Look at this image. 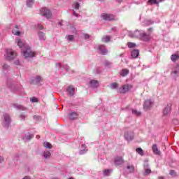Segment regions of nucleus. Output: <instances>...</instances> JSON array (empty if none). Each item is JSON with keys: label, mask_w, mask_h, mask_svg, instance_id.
<instances>
[{"label": "nucleus", "mask_w": 179, "mask_h": 179, "mask_svg": "<svg viewBox=\"0 0 179 179\" xmlns=\"http://www.w3.org/2000/svg\"><path fill=\"white\" fill-rule=\"evenodd\" d=\"M131 38H139L141 41H143L144 42H148L150 41V35H148L145 33L140 32V31H135L131 35Z\"/></svg>", "instance_id": "obj_1"}, {"label": "nucleus", "mask_w": 179, "mask_h": 179, "mask_svg": "<svg viewBox=\"0 0 179 179\" xmlns=\"http://www.w3.org/2000/svg\"><path fill=\"white\" fill-rule=\"evenodd\" d=\"M22 54L24 57H25V58H27L29 57H34V55H36L34 52H32L31 48H29V46H26V45H24V49L22 51Z\"/></svg>", "instance_id": "obj_2"}, {"label": "nucleus", "mask_w": 179, "mask_h": 179, "mask_svg": "<svg viewBox=\"0 0 179 179\" xmlns=\"http://www.w3.org/2000/svg\"><path fill=\"white\" fill-rule=\"evenodd\" d=\"M17 52H14V50H12V49H8V50H6V59H8V60L13 59L14 58H15V57H17Z\"/></svg>", "instance_id": "obj_3"}, {"label": "nucleus", "mask_w": 179, "mask_h": 179, "mask_svg": "<svg viewBox=\"0 0 179 179\" xmlns=\"http://www.w3.org/2000/svg\"><path fill=\"white\" fill-rule=\"evenodd\" d=\"M133 85H129V84H127V85H122V86H121V87H120V93H127L128 92H129V90H131V89H132Z\"/></svg>", "instance_id": "obj_4"}, {"label": "nucleus", "mask_w": 179, "mask_h": 179, "mask_svg": "<svg viewBox=\"0 0 179 179\" xmlns=\"http://www.w3.org/2000/svg\"><path fill=\"white\" fill-rule=\"evenodd\" d=\"M41 15H43L44 17L48 18V20H50V18H52V13L48 8H41Z\"/></svg>", "instance_id": "obj_5"}, {"label": "nucleus", "mask_w": 179, "mask_h": 179, "mask_svg": "<svg viewBox=\"0 0 179 179\" xmlns=\"http://www.w3.org/2000/svg\"><path fill=\"white\" fill-rule=\"evenodd\" d=\"M154 101L152 100H146L143 104V108L146 111L150 110L153 107Z\"/></svg>", "instance_id": "obj_6"}, {"label": "nucleus", "mask_w": 179, "mask_h": 179, "mask_svg": "<svg viewBox=\"0 0 179 179\" xmlns=\"http://www.w3.org/2000/svg\"><path fill=\"white\" fill-rule=\"evenodd\" d=\"M101 18L105 21H111L114 20V15L111 14H101Z\"/></svg>", "instance_id": "obj_7"}, {"label": "nucleus", "mask_w": 179, "mask_h": 179, "mask_svg": "<svg viewBox=\"0 0 179 179\" xmlns=\"http://www.w3.org/2000/svg\"><path fill=\"white\" fill-rule=\"evenodd\" d=\"M171 104H168L164 108L163 111L164 115H168V114L171 112Z\"/></svg>", "instance_id": "obj_8"}, {"label": "nucleus", "mask_w": 179, "mask_h": 179, "mask_svg": "<svg viewBox=\"0 0 179 179\" xmlns=\"http://www.w3.org/2000/svg\"><path fill=\"white\" fill-rule=\"evenodd\" d=\"M67 92L70 96H73L75 93V87H73V86H69L67 88Z\"/></svg>", "instance_id": "obj_9"}, {"label": "nucleus", "mask_w": 179, "mask_h": 179, "mask_svg": "<svg viewBox=\"0 0 179 179\" xmlns=\"http://www.w3.org/2000/svg\"><path fill=\"white\" fill-rule=\"evenodd\" d=\"M90 85L92 87H98L99 86V82L96 80H90Z\"/></svg>", "instance_id": "obj_10"}, {"label": "nucleus", "mask_w": 179, "mask_h": 179, "mask_svg": "<svg viewBox=\"0 0 179 179\" xmlns=\"http://www.w3.org/2000/svg\"><path fill=\"white\" fill-rule=\"evenodd\" d=\"M115 162L117 165H120L121 164H123L124 159L122 157H117L115 159Z\"/></svg>", "instance_id": "obj_11"}, {"label": "nucleus", "mask_w": 179, "mask_h": 179, "mask_svg": "<svg viewBox=\"0 0 179 179\" xmlns=\"http://www.w3.org/2000/svg\"><path fill=\"white\" fill-rule=\"evenodd\" d=\"M98 50H99L100 52H101V54H106V52H108L107 49H106L105 46H103V45H100L98 47Z\"/></svg>", "instance_id": "obj_12"}, {"label": "nucleus", "mask_w": 179, "mask_h": 179, "mask_svg": "<svg viewBox=\"0 0 179 179\" xmlns=\"http://www.w3.org/2000/svg\"><path fill=\"white\" fill-rule=\"evenodd\" d=\"M172 73L174 75H179V64H177L176 66L172 70Z\"/></svg>", "instance_id": "obj_13"}, {"label": "nucleus", "mask_w": 179, "mask_h": 179, "mask_svg": "<svg viewBox=\"0 0 179 179\" xmlns=\"http://www.w3.org/2000/svg\"><path fill=\"white\" fill-rule=\"evenodd\" d=\"M152 151L155 154H160L161 151L159 150L157 144H153Z\"/></svg>", "instance_id": "obj_14"}, {"label": "nucleus", "mask_w": 179, "mask_h": 179, "mask_svg": "<svg viewBox=\"0 0 179 179\" xmlns=\"http://www.w3.org/2000/svg\"><path fill=\"white\" fill-rule=\"evenodd\" d=\"M139 54H140L139 50H138V49H136V50H133L131 52V57L133 58H137L138 57Z\"/></svg>", "instance_id": "obj_15"}, {"label": "nucleus", "mask_w": 179, "mask_h": 179, "mask_svg": "<svg viewBox=\"0 0 179 179\" xmlns=\"http://www.w3.org/2000/svg\"><path fill=\"white\" fill-rule=\"evenodd\" d=\"M171 59H172V61H173V62H176V61L179 59V55L178 54H172V55H171Z\"/></svg>", "instance_id": "obj_16"}, {"label": "nucleus", "mask_w": 179, "mask_h": 179, "mask_svg": "<svg viewBox=\"0 0 179 179\" xmlns=\"http://www.w3.org/2000/svg\"><path fill=\"white\" fill-rule=\"evenodd\" d=\"M78 117V114L77 113H71L69 115L70 120H76Z\"/></svg>", "instance_id": "obj_17"}, {"label": "nucleus", "mask_w": 179, "mask_h": 179, "mask_svg": "<svg viewBox=\"0 0 179 179\" xmlns=\"http://www.w3.org/2000/svg\"><path fill=\"white\" fill-rule=\"evenodd\" d=\"M124 138H126L127 141H132V139H134V134H131V136H129V133H125Z\"/></svg>", "instance_id": "obj_18"}, {"label": "nucleus", "mask_w": 179, "mask_h": 179, "mask_svg": "<svg viewBox=\"0 0 179 179\" xmlns=\"http://www.w3.org/2000/svg\"><path fill=\"white\" fill-rule=\"evenodd\" d=\"M43 146L46 147V148H52V144H51V143H49V141H44Z\"/></svg>", "instance_id": "obj_19"}, {"label": "nucleus", "mask_w": 179, "mask_h": 179, "mask_svg": "<svg viewBox=\"0 0 179 179\" xmlns=\"http://www.w3.org/2000/svg\"><path fill=\"white\" fill-rule=\"evenodd\" d=\"M120 85L117 82H113V83H110V87L111 89H117L119 87Z\"/></svg>", "instance_id": "obj_20"}, {"label": "nucleus", "mask_w": 179, "mask_h": 179, "mask_svg": "<svg viewBox=\"0 0 179 179\" xmlns=\"http://www.w3.org/2000/svg\"><path fill=\"white\" fill-rule=\"evenodd\" d=\"M3 117L6 122H7V124H9L10 122V115H8V114H4Z\"/></svg>", "instance_id": "obj_21"}, {"label": "nucleus", "mask_w": 179, "mask_h": 179, "mask_svg": "<svg viewBox=\"0 0 179 179\" xmlns=\"http://www.w3.org/2000/svg\"><path fill=\"white\" fill-rule=\"evenodd\" d=\"M110 36H103L102 38V42H103L105 43L110 42Z\"/></svg>", "instance_id": "obj_22"}, {"label": "nucleus", "mask_w": 179, "mask_h": 179, "mask_svg": "<svg viewBox=\"0 0 179 179\" xmlns=\"http://www.w3.org/2000/svg\"><path fill=\"white\" fill-rule=\"evenodd\" d=\"M129 73V69H122L120 75H122V76H127V75H128Z\"/></svg>", "instance_id": "obj_23"}, {"label": "nucleus", "mask_w": 179, "mask_h": 179, "mask_svg": "<svg viewBox=\"0 0 179 179\" xmlns=\"http://www.w3.org/2000/svg\"><path fill=\"white\" fill-rule=\"evenodd\" d=\"M51 152L50 151H45L43 152V156L45 157V158H50L51 157Z\"/></svg>", "instance_id": "obj_24"}, {"label": "nucleus", "mask_w": 179, "mask_h": 179, "mask_svg": "<svg viewBox=\"0 0 179 179\" xmlns=\"http://www.w3.org/2000/svg\"><path fill=\"white\" fill-rule=\"evenodd\" d=\"M35 0H27V5L28 7H32L34 5Z\"/></svg>", "instance_id": "obj_25"}, {"label": "nucleus", "mask_w": 179, "mask_h": 179, "mask_svg": "<svg viewBox=\"0 0 179 179\" xmlns=\"http://www.w3.org/2000/svg\"><path fill=\"white\" fill-rule=\"evenodd\" d=\"M16 41L18 44V46L20 47V48H22V47H25L24 43H23V42H22L21 39H17Z\"/></svg>", "instance_id": "obj_26"}, {"label": "nucleus", "mask_w": 179, "mask_h": 179, "mask_svg": "<svg viewBox=\"0 0 179 179\" xmlns=\"http://www.w3.org/2000/svg\"><path fill=\"white\" fill-rule=\"evenodd\" d=\"M136 152L140 154V155H143L144 154V151L143 150V148H141V147H138V148H136Z\"/></svg>", "instance_id": "obj_27"}, {"label": "nucleus", "mask_w": 179, "mask_h": 179, "mask_svg": "<svg viewBox=\"0 0 179 179\" xmlns=\"http://www.w3.org/2000/svg\"><path fill=\"white\" fill-rule=\"evenodd\" d=\"M38 36H39V38L41 40H43V41L45 40V35L43 32H39Z\"/></svg>", "instance_id": "obj_28"}, {"label": "nucleus", "mask_w": 179, "mask_h": 179, "mask_svg": "<svg viewBox=\"0 0 179 179\" xmlns=\"http://www.w3.org/2000/svg\"><path fill=\"white\" fill-rule=\"evenodd\" d=\"M66 38H67L68 41H69L70 42H73V41H74L75 36H74V35H68L66 36Z\"/></svg>", "instance_id": "obj_29"}, {"label": "nucleus", "mask_w": 179, "mask_h": 179, "mask_svg": "<svg viewBox=\"0 0 179 179\" xmlns=\"http://www.w3.org/2000/svg\"><path fill=\"white\" fill-rule=\"evenodd\" d=\"M132 113L137 116L141 115V113L140 111H137V110H132Z\"/></svg>", "instance_id": "obj_30"}, {"label": "nucleus", "mask_w": 179, "mask_h": 179, "mask_svg": "<svg viewBox=\"0 0 179 179\" xmlns=\"http://www.w3.org/2000/svg\"><path fill=\"white\" fill-rule=\"evenodd\" d=\"M127 45H128L129 48H133V47H136V43H133L131 42H129L127 43Z\"/></svg>", "instance_id": "obj_31"}, {"label": "nucleus", "mask_w": 179, "mask_h": 179, "mask_svg": "<svg viewBox=\"0 0 179 179\" xmlns=\"http://www.w3.org/2000/svg\"><path fill=\"white\" fill-rule=\"evenodd\" d=\"M148 3L150 4H159V1H157V0H148Z\"/></svg>", "instance_id": "obj_32"}, {"label": "nucleus", "mask_w": 179, "mask_h": 179, "mask_svg": "<svg viewBox=\"0 0 179 179\" xmlns=\"http://www.w3.org/2000/svg\"><path fill=\"white\" fill-rule=\"evenodd\" d=\"M41 79H42L41 76H37L34 78V81L36 83H38V82H41Z\"/></svg>", "instance_id": "obj_33"}, {"label": "nucleus", "mask_w": 179, "mask_h": 179, "mask_svg": "<svg viewBox=\"0 0 179 179\" xmlns=\"http://www.w3.org/2000/svg\"><path fill=\"white\" fill-rule=\"evenodd\" d=\"M12 32L13 34H14V35H16L17 36H20V31H15V29H13Z\"/></svg>", "instance_id": "obj_34"}, {"label": "nucleus", "mask_w": 179, "mask_h": 179, "mask_svg": "<svg viewBox=\"0 0 179 179\" xmlns=\"http://www.w3.org/2000/svg\"><path fill=\"white\" fill-rule=\"evenodd\" d=\"M151 172H152L151 169H146L145 171L144 175H150V173H151Z\"/></svg>", "instance_id": "obj_35"}, {"label": "nucleus", "mask_w": 179, "mask_h": 179, "mask_svg": "<svg viewBox=\"0 0 179 179\" xmlns=\"http://www.w3.org/2000/svg\"><path fill=\"white\" fill-rule=\"evenodd\" d=\"M9 67H10V65H8V64H3V69H8Z\"/></svg>", "instance_id": "obj_36"}, {"label": "nucleus", "mask_w": 179, "mask_h": 179, "mask_svg": "<svg viewBox=\"0 0 179 179\" xmlns=\"http://www.w3.org/2000/svg\"><path fill=\"white\" fill-rule=\"evenodd\" d=\"M103 175H108V173H110V169H105L103 171Z\"/></svg>", "instance_id": "obj_37"}, {"label": "nucleus", "mask_w": 179, "mask_h": 179, "mask_svg": "<svg viewBox=\"0 0 179 179\" xmlns=\"http://www.w3.org/2000/svg\"><path fill=\"white\" fill-rule=\"evenodd\" d=\"M74 7L76 8V10H78L80 8V3H75Z\"/></svg>", "instance_id": "obj_38"}, {"label": "nucleus", "mask_w": 179, "mask_h": 179, "mask_svg": "<svg viewBox=\"0 0 179 179\" xmlns=\"http://www.w3.org/2000/svg\"><path fill=\"white\" fill-rule=\"evenodd\" d=\"M31 101H32L33 103H37L38 102V99H36V97H32L31 99Z\"/></svg>", "instance_id": "obj_39"}, {"label": "nucleus", "mask_w": 179, "mask_h": 179, "mask_svg": "<svg viewBox=\"0 0 179 179\" xmlns=\"http://www.w3.org/2000/svg\"><path fill=\"white\" fill-rule=\"evenodd\" d=\"M32 138H34L33 134H29V136H27V139H28V141H30Z\"/></svg>", "instance_id": "obj_40"}, {"label": "nucleus", "mask_w": 179, "mask_h": 179, "mask_svg": "<svg viewBox=\"0 0 179 179\" xmlns=\"http://www.w3.org/2000/svg\"><path fill=\"white\" fill-rule=\"evenodd\" d=\"M169 174L172 175V176L176 175V172L173 170H171V171H170Z\"/></svg>", "instance_id": "obj_41"}, {"label": "nucleus", "mask_w": 179, "mask_h": 179, "mask_svg": "<svg viewBox=\"0 0 179 179\" xmlns=\"http://www.w3.org/2000/svg\"><path fill=\"white\" fill-rule=\"evenodd\" d=\"M38 28H39V29H43L44 27L43 25H41V24H38Z\"/></svg>", "instance_id": "obj_42"}, {"label": "nucleus", "mask_w": 179, "mask_h": 179, "mask_svg": "<svg viewBox=\"0 0 179 179\" xmlns=\"http://www.w3.org/2000/svg\"><path fill=\"white\" fill-rule=\"evenodd\" d=\"M127 169H131V171H134V166H127Z\"/></svg>", "instance_id": "obj_43"}, {"label": "nucleus", "mask_w": 179, "mask_h": 179, "mask_svg": "<svg viewBox=\"0 0 179 179\" xmlns=\"http://www.w3.org/2000/svg\"><path fill=\"white\" fill-rule=\"evenodd\" d=\"M15 64H16V65H19L20 64L19 59H17L16 61H15Z\"/></svg>", "instance_id": "obj_44"}, {"label": "nucleus", "mask_w": 179, "mask_h": 179, "mask_svg": "<svg viewBox=\"0 0 179 179\" xmlns=\"http://www.w3.org/2000/svg\"><path fill=\"white\" fill-rule=\"evenodd\" d=\"M73 15H75V17H78V14L76 13V11H73Z\"/></svg>", "instance_id": "obj_45"}, {"label": "nucleus", "mask_w": 179, "mask_h": 179, "mask_svg": "<svg viewBox=\"0 0 179 179\" xmlns=\"http://www.w3.org/2000/svg\"><path fill=\"white\" fill-rule=\"evenodd\" d=\"M85 39H89L90 35L85 34Z\"/></svg>", "instance_id": "obj_46"}, {"label": "nucleus", "mask_w": 179, "mask_h": 179, "mask_svg": "<svg viewBox=\"0 0 179 179\" xmlns=\"http://www.w3.org/2000/svg\"><path fill=\"white\" fill-rule=\"evenodd\" d=\"M3 157H1V156L0 155V162H3Z\"/></svg>", "instance_id": "obj_47"}, {"label": "nucleus", "mask_w": 179, "mask_h": 179, "mask_svg": "<svg viewBox=\"0 0 179 179\" xmlns=\"http://www.w3.org/2000/svg\"><path fill=\"white\" fill-rule=\"evenodd\" d=\"M148 32H152L153 31L152 28H148Z\"/></svg>", "instance_id": "obj_48"}, {"label": "nucleus", "mask_w": 179, "mask_h": 179, "mask_svg": "<svg viewBox=\"0 0 179 179\" xmlns=\"http://www.w3.org/2000/svg\"><path fill=\"white\" fill-rule=\"evenodd\" d=\"M158 179H164V176H159Z\"/></svg>", "instance_id": "obj_49"}, {"label": "nucleus", "mask_w": 179, "mask_h": 179, "mask_svg": "<svg viewBox=\"0 0 179 179\" xmlns=\"http://www.w3.org/2000/svg\"><path fill=\"white\" fill-rule=\"evenodd\" d=\"M15 28H18L17 25L15 26Z\"/></svg>", "instance_id": "obj_50"}]
</instances>
